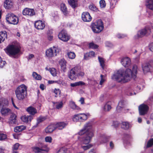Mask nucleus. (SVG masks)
Masks as SVG:
<instances>
[{"label": "nucleus", "mask_w": 153, "mask_h": 153, "mask_svg": "<svg viewBox=\"0 0 153 153\" xmlns=\"http://www.w3.org/2000/svg\"><path fill=\"white\" fill-rule=\"evenodd\" d=\"M137 72V66L134 65L132 71L129 68L127 69L124 72L122 69L118 70L113 75L112 79H115L118 82L125 83L130 81L132 78L134 79Z\"/></svg>", "instance_id": "obj_1"}, {"label": "nucleus", "mask_w": 153, "mask_h": 153, "mask_svg": "<svg viewBox=\"0 0 153 153\" xmlns=\"http://www.w3.org/2000/svg\"><path fill=\"white\" fill-rule=\"evenodd\" d=\"M78 134L80 135H84L85 136L81 140L82 144H88L89 143L94 135L91 124L90 123L86 124L83 128L78 132Z\"/></svg>", "instance_id": "obj_2"}, {"label": "nucleus", "mask_w": 153, "mask_h": 153, "mask_svg": "<svg viewBox=\"0 0 153 153\" xmlns=\"http://www.w3.org/2000/svg\"><path fill=\"white\" fill-rule=\"evenodd\" d=\"M27 87L24 84L19 85L15 91L17 99L20 101H22L27 97Z\"/></svg>", "instance_id": "obj_3"}, {"label": "nucleus", "mask_w": 153, "mask_h": 153, "mask_svg": "<svg viewBox=\"0 0 153 153\" xmlns=\"http://www.w3.org/2000/svg\"><path fill=\"white\" fill-rule=\"evenodd\" d=\"M5 51L10 56L15 57V56L20 52V47L16 45H9L6 48Z\"/></svg>", "instance_id": "obj_4"}, {"label": "nucleus", "mask_w": 153, "mask_h": 153, "mask_svg": "<svg viewBox=\"0 0 153 153\" xmlns=\"http://www.w3.org/2000/svg\"><path fill=\"white\" fill-rule=\"evenodd\" d=\"M104 28L103 22L101 20H98L97 22L91 25V28L93 31L95 33H99L101 32Z\"/></svg>", "instance_id": "obj_5"}, {"label": "nucleus", "mask_w": 153, "mask_h": 153, "mask_svg": "<svg viewBox=\"0 0 153 153\" xmlns=\"http://www.w3.org/2000/svg\"><path fill=\"white\" fill-rule=\"evenodd\" d=\"M80 69V66L76 65L72 68L68 74V77L71 80H75L77 78V72H78Z\"/></svg>", "instance_id": "obj_6"}, {"label": "nucleus", "mask_w": 153, "mask_h": 153, "mask_svg": "<svg viewBox=\"0 0 153 153\" xmlns=\"http://www.w3.org/2000/svg\"><path fill=\"white\" fill-rule=\"evenodd\" d=\"M6 20L7 22L10 24L17 25L19 22V18L13 13H9L7 15Z\"/></svg>", "instance_id": "obj_7"}, {"label": "nucleus", "mask_w": 153, "mask_h": 153, "mask_svg": "<svg viewBox=\"0 0 153 153\" xmlns=\"http://www.w3.org/2000/svg\"><path fill=\"white\" fill-rule=\"evenodd\" d=\"M59 49L55 47L51 48L47 50L46 55L48 58H51L56 56L59 53Z\"/></svg>", "instance_id": "obj_8"}, {"label": "nucleus", "mask_w": 153, "mask_h": 153, "mask_svg": "<svg viewBox=\"0 0 153 153\" xmlns=\"http://www.w3.org/2000/svg\"><path fill=\"white\" fill-rule=\"evenodd\" d=\"M89 115V114H86L83 113L75 114L74 115L73 118V120L75 122L78 121L83 122L87 119V117Z\"/></svg>", "instance_id": "obj_9"}, {"label": "nucleus", "mask_w": 153, "mask_h": 153, "mask_svg": "<svg viewBox=\"0 0 153 153\" xmlns=\"http://www.w3.org/2000/svg\"><path fill=\"white\" fill-rule=\"evenodd\" d=\"M151 32V27H146L144 29L139 31L136 35L135 36L136 39L142 37L146 34H149Z\"/></svg>", "instance_id": "obj_10"}, {"label": "nucleus", "mask_w": 153, "mask_h": 153, "mask_svg": "<svg viewBox=\"0 0 153 153\" xmlns=\"http://www.w3.org/2000/svg\"><path fill=\"white\" fill-rule=\"evenodd\" d=\"M58 37L59 39L65 42H67L70 39V36L64 30H62L59 33Z\"/></svg>", "instance_id": "obj_11"}, {"label": "nucleus", "mask_w": 153, "mask_h": 153, "mask_svg": "<svg viewBox=\"0 0 153 153\" xmlns=\"http://www.w3.org/2000/svg\"><path fill=\"white\" fill-rule=\"evenodd\" d=\"M22 14L24 15L31 16L35 15V12L33 9L25 8L23 10Z\"/></svg>", "instance_id": "obj_12"}, {"label": "nucleus", "mask_w": 153, "mask_h": 153, "mask_svg": "<svg viewBox=\"0 0 153 153\" xmlns=\"http://www.w3.org/2000/svg\"><path fill=\"white\" fill-rule=\"evenodd\" d=\"M148 106L145 104L140 105L139 107V113L140 115H143L146 114L148 110Z\"/></svg>", "instance_id": "obj_13"}, {"label": "nucleus", "mask_w": 153, "mask_h": 153, "mask_svg": "<svg viewBox=\"0 0 153 153\" xmlns=\"http://www.w3.org/2000/svg\"><path fill=\"white\" fill-rule=\"evenodd\" d=\"M82 19L84 22H89L91 21L92 17L88 12H85L82 14Z\"/></svg>", "instance_id": "obj_14"}, {"label": "nucleus", "mask_w": 153, "mask_h": 153, "mask_svg": "<svg viewBox=\"0 0 153 153\" xmlns=\"http://www.w3.org/2000/svg\"><path fill=\"white\" fill-rule=\"evenodd\" d=\"M34 26L37 29L43 30L45 27V24L42 21L39 20L35 22Z\"/></svg>", "instance_id": "obj_15"}, {"label": "nucleus", "mask_w": 153, "mask_h": 153, "mask_svg": "<svg viewBox=\"0 0 153 153\" xmlns=\"http://www.w3.org/2000/svg\"><path fill=\"white\" fill-rule=\"evenodd\" d=\"M14 4L13 1L12 0H5L4 6L7 9H9L13 7Z\"/></svg>", "instance_id": "obj_16"}, {"label": "nucleus", "mask_w": 153, "mask_h": 153, "mask_svg": "<svg viewBox=\"0 0 153 153\" xmlns=\"http://www.w3.org/2000/svg\"><path fill=\"white\" fill-rule=\"evenodd\" d=\"M121 62L125 67H128L130 65L131 63L130 59L128 57H124L122 59Z\"/></svg>", "instance_id": "obj_17"}, {"label": "nucleus", "mask_w": 153, "mask_h": 153, "mask_svg": "<svg viewBox=\"0 0 153 153\" xmlns=\"http://www.w3.org/2000/svg\"><path fill=\"white\" fill-rule=\"evenodd\" d=\"M16 116L14 114H12L10 116L9 123L10 125L16 124L17 123Z\"/></svg>", "instance_id": "obj_18"}, {"label": "nucleus", "mask_w": 153, "mask_h": 153, "mask_svg": "<svg viewBox=\"0 0 153 153\" xmlns=\"http://www.w3.org/2000/svg\"><path fill=\"white\" fill-rule=\"evenodd\" d=\"M55 125L52 124L47 127L45 129V132L47 133H50L52 132L55 129Z\"/></svg>", "instance_id": "obj_19"}, {"label": "nucleus", "mask_w": 153, "mask_h": 153, "mask_svg": "<svg viewBox=\"0 0 153 153\" xmlns=\"http://www.w3.org/2000/svg\"><path fill=\"white\" fill-rule=\"evenodd\" d=\"M7 34L5 31H2L0 32V43L4 42L7 38Z\"/></svg>", "instance_id": "obj_20"}, {"label": "nucleus", "mask_w": 153, "mask_h": 153, "mask_svg": "<svg viewBox=\"0 0 153 153\" xmlns=\"http://www.w3.org/2000/svg\"><path fill=\"white\" fill-rule=\"evenodd\" d=\"M1 114L4 116L8 115L11 112L10 110L7 108H3L1 110Z\"/></svg>", "instance_id": "obj_21"}, {"label": "nucleus", "mask_w": 153, "mask_h": 153, "mask_svg": "<svg viewBox=\"0 0 153 153\" xmlns=\"http://www.w3.org/2000/svg\"><path fill=\"white\" fill-rule=\"evenodd\" d=\"M33 118L32 116H22L21 117L22 120L24 122L27 123L29 121H31Z\"/></svg>", "instance_id": "obj_22"}, {"label": "nucleus", "mask_w": 153, "mask_h": 153, "mask_svg": "<svg viewBox=\"0 0 153 153\" xmlns=\"http://www.w3.org/2000/svg\"><path fill=\"white\" fill-rule=\"evenodd\" d=\"M67 124L64 122H60L58 123L55 125L56 128L61 130L63 128L66 126Z\"/></svg>", "instance_id": "obj_23"}, {"label": "nucleus", "mask_w": 153, "mask_h": 153, "mask_svg": "<svg viewBox=\"0 0 153 153\" xmlns=\"http://www.w3.org/2000/svg\"><path fill=\"white\" fill-rule=\"evenodd\" d=\"M59 65L61 66V69L62 70L65 72L66 71V62L64 59H62L59 62Z\"/></svg>", "instance_id": "obj_24"}, {"label": "nucleus", "mask_w": 153, "mask_h": 153, "mask_svg": "<svg viewBox=\"0 0 153 153\" xmlns=\"http://www.w3.org/2000/svg\"><path fill=\"white\" fill-rule=\"evenodd\" d=\"M32 149L33 151L35 153H44V152L45 151V150L36 146L32 147Z\"/></svg>", "instance_id": "obj_25"}, {"label": "nucleus", "mask_w": 153, "mask_h": 153, "mask_svg": "<svg viewBox=\"0 0 153 153\" xmlns=\"http://www.w3.org/2000/svg\"><path fill=\"white\" fill-rule=\"evenodd\" d=\"M146 5L147 8L153 11V1L152 0H146Z\"/></svg>", "instance_id": "obj_26"}, {"label": "nucleus", "mask_w": 153, "mask_h": 153, "mask_svg": "<svg viewBox=\"0 0 153 153\" xmlns=\"http://www.w3.org/2000/svg\"><path fill=\"white\" fill-rule=\"evenodd\" d=\"M86 85L85 83L82 81H79L78 82H76L74 83H71L70 86L71 87H75L77 86H83Z\"/></svg>", "instance_id": "obj_27"}, {"label": "nucleus", "mask_w": 153, "mask_h": 153, "mask_svg": "<svg viewBox=\"0 0 153 153\" xmlns=\"http://www.w3.org/2000/svg\"><path fill=\"white\" fill-rule=\"evenodd\" d=\"M95 56V53L94 51H91L89 53H86L84 54V58L85 59H87L88 57H92Z\"/></svg>", "instance_id": "obj_28"}, {"label": "nucleus", "mask_w": 153, "mask_h": 153, "mask_svg": "<svg viewBox=\"0 0 153 153\" xmlns=\"http://www.w3.org/2000/svg\"><path fill=\"white\" fill-rule=\"evenodd\" d=\"M151 65L148 63H146L142 65V68L144 72H148L150 70Z\"/></svg>", "instance_id": "obj_29"}, {"label": "nucleus", "mask_w": 153, "mask_h": 153, "mask_svg": "<svg viewBox=\"0 0 153 153\" xmlns=\"http://www.w3.org/2000/svg\"><path fill=\"white\" fill-rule=\"evenodd\" d=\"M27 111L30 114L33 115L37 113L36 110L32 107H30L27 108Z\"/></svg>", "instance_id": "obj_30"}, {"label": "nucleus", "mask_w": 153, "mask_h": 153, "mask_svg": "<svg viewBox=\"0 0 153 153\" xmlns=\"http://www.w3.org/2000/svg\"><path fill=\"white\" fill-rule=\"evenodd\" d=\"M111 102L110 101L107 102L105 105L103 109L105 111H109L111 109Z\"/></svg>", "instance_id": "obj_31"}, {"label": "nucleus", "mask_w": 153, "mask_h": 153, "mask_svg": "<svg viewBox=\"0 0 153 153\" xmlns=\"http://www.w3.org/2000/svg\"><path fill=\"white\" fill-rule=\"evenodd\" d=\"M26 128V127L24 125L16 126L14 128V131L16 132H20Z\"/></svg>", "instance_id": "obj_32"}, {"label": "nucleus", "mask_w": 153, "mask_h": 153, "mask_svg": "<svg viewBox=\"0 0 153 153\" xmlns=\"http://www.w3.org/2000/svg\"><path fill=\"white\" fill-rule=\"evenodd\" d=\"M61 9L65 15L66 16L67 15L68 12L67 11V8L64 4H61Z\"/></svg>", "instance_id": "obj_33"}, {"label": "nucleus", "mask_w": 153, "mask_h": 153, "mask_svg": "<svg viewBox=\"0 0 153 153\" xmlns=\"http://www.w3.org/2000/svg\"><path fill=\"white\" fill-rule=\"evenodd\" d=\"M109 137H107L105 135H103L100 137L99 140L101 141V143H105L108 142L109 140Z\"/></svg>", "instance_id": "obj_34"}, {"label": "nucleus", "mask_w": 153, "mask_h": 153, "mask_svg": "<svg viewBox=\"0 0 153 153\" xmlns=\"http://www.w3.org/2000/svg\"><path fill=\"white\" fill-rule=\"evenodd\" d=\"M67 55L68 58L70 59H74L75 58L76 56V54L74 52L70 51L68 52L67 53Z\"/></svg>", "instance_id": "obj_35"}, {"label": "nucleus", "mask_w": 153, "mask_h": 153, "mask_svg": "<svg viewBox=\"0 0 153 153\" xmlns=\"http://www.w3.org/2000/svg\"><path fill=\"white\" fill-rule=\"evenodd\" d=\"M70 105L71 108L73 109L79 110L80 108L75 104V102L73 101H71L70 103Z\"/></svg>", "instance_id": "obj_36"}, {"label": "nucleus", "mask_w": 153, "mask_h": 153, "mask_svg": "<svg viewBox=\"0 0 153 153\" xmlns=\"http://www.w3.org/2000/svg\"><path fill=\"white\" fill-rule=\"evenodd\" d=\"M69 3L73 8H75L77 6V1L76 0H69Z\"/></svg>", "instance_id": "obj_37"}, {"label": "nucleus", "mask_w": 153, "mask_h": 153, "mask_svg": "<svg viewBox=\"0 0 153 153\" xmlns=\"http://www.w3.org/2000/svg\"><path fill=\"white\" fill-rule=\"evenodd\" d=\"M125 106V103L123 101H120L118 104V106L117 107V111L119 112V110L121 108H122L124 107Z\"/></svg>", "instance_id": "obj_38"}, {"label": "nucleus", "mask_w": 153, "mask_h": 153, "mask_svg": "<svg viewBox=\"0 0 153 153\" xmlns=\"http://www.w3.org/2000/svg\"><path fill=\"white\" fill-rule=\"evenodd\" d=\"M129 127V124L127 122H123L121 124V128L124 129H128Z\"/></svg>", "instance_id": "obj_39"}, {"label": "nucleus", "mask_w": 153, "mask_h": 153, "mask_svg": "<svg viewBox=\"0 0 153 153\" xmlns=\"http://www.w3.org/2000/svg\"><path fill=\"white\" fill-rule=\"evenodd\" d=\"M98 59L101 66L102 69H104L105 65V61L104 59L100 57V56L98 57Z\"/></svg>", "instance_id": "obj_40"}, {"label": "nucleus", "mask_w": 153, "mask_h": 153, "mask_svg": "<svg viewBox=\"0 0 153 153\" xmlns=\"http://www.w3.org/2000/svg\"><path fill=\"white\" fill-rule=\"evenodd\" d=\"M63 102L62 101L57 102L55 103L56 108L58 109H61L63 107Z\"/></svg>", "instance_id": "obj_41"}, {"label": "nucleus", "mask_w": 153, "mask_h": 153, "mask_svg": "<svg viewBox=\"0 0 153 153\" xmlns=\"http://www.w3.org/2000/svg\"><path fill=\"white\" fill-rule=\"evenodd\" d=\"M32 75L33 77L36 80H40L42 79L41 76L36 72H33Z\"/></svg>", "instance_id": "obj_42"}, {"label": "nucleus", "mask_w": 153, "mask_h": 153, "mask_svg": "<svg viewBox=\"0 0 153 153\" xmlns=\"http://www.w3.org/2000/svg\"><path fill=\"white\" fill-rule=\"evenodd\" d=\"M0 99L2 102L3 107L7 106L8 105V102L7 100L3 98H1Z\"/></svg>", "instance_id": "obj_43"}, {"label": "nucleus", "mask_w": 153, "mask_h": 153, "mask_svg": "<svg viewBox=\"0 0 153 153\" xmlns=\"http://www.w3.org/2000/svg\"><path fill=\"white\" fill-rule=\"evenodd\" d=\"M77 77H82L85 75V73L83 71H80V69L78 72H77Z\"/></svg>", "instance_id": "obj_44"}, {"label": "nucleus", "mask_w": 153, "mask_h": 153, "mask_svg": "<svg viewBox=\"0 0 153 153\" xmlns=\"http://www.w3.org/2000/svg\"><path fill=\"white\" fill-rule=\"evenodd\" d=\"M20 146L19 144L18 143H16L13 145L12 149L13 151V153H18L17 152L14 151L15 150H16L18 149L19 147Z\"/></svg>", "instance_id": "obj_45"}, {"label": "nucleus", "mask_w": 153, "mask_h": 153, "mask_svg": "<svg viewBox=\"0 0 153 153\" xmlns=\"http://www.w3.org/2000/svg\"><path fill=\"white\" fill-rule=\"evenodd\" d=\"M89 9L94 11L97 12L98 11V9L93 4H91L89 6Z\"/></svg>", "instance_id": "obj_46"}, {"label": "nucleus", "mask_w": 153, "mask_h": 153, "mask_svg": "<svg viewBox=\"0 0 153 153\" xmlns=\"http://www.w3.org/2000/svg\"><path fill=\"white\" fill-rule=\"evenodd\" d=\"M49 71L52 75L53 76H55L56 75V69L53 68H49Z\"/></svg>", "instance_id": "obj_47"}, {"label": "nucleus", "mask_w": 153, "mask_h": 153, "mask_svg": "<svg viewBox=\"0 0 153 153\" xmlns=\"http://www.w3.org/2000/svg\"><path fill=\"white\" fill-rule=\"evenodd\" d=\"M100 7L101 8H104L105 7L106 4L104 0H101L100 1Z\"/></svg>", "instance_id": "obj_48"}, {"label": "nucleus", "mask_w": 153, "mask_h": 153, "mask_svg": "<svg viewBox=\"0 0 153 153\" xmlns=\"http://www.w3.org/2000/svg\"><path fill=\"white\" fill-rule=\"evenodd\" d=\"M153 145V138L150 139L148 141L146 147L147 148L150 147Z\"/></svg>", "instance_id": "obj_49"}, {"label": "nucleus", "mask_w": 153, "mask_h": 153, "mask_svg": "<svg viewBox=\"0 0 153 153\" xmlns=\"http://www.w3.org/2000/svg\"><path fill=\"white\" fill-rule=\"evenodd\" d=\"M89 47L92 49H97L98 48V46L93 43H90L89 44Z\"/></svg>", "instance_id": "obj_50"}, {"label": "nucleus", "mask_w": 153, "mask_h": 153, "mask_svg": "<svg viewBox=\"0 0 153 153\" xmlns=\"http://www.w3.org/2000/svg\"><path fill=\"white\" fill-rule=\"evenodd\" d=\"M6 62L5 61L2 60L0 56V68H2L6 64Z\"/></svg>", "instance_id": "obj_51"}, {"label": "nucleus", "mask_w": 153, "mask_h": 153, "mask_svg": "<svg viewBox=\"0 0 153 153\" xmlns=\"http://www.w3.org/2000/svg\"><path fill=\"white\" fill-rule=\"evenodd\" d=\"M67 150L65 148H61L57 152V153H66Z\"/></svg>", "instance_id": "obj_52"}, {"label": "nucleus", "mask_w": 153, "mask_h": 153, "mask_svg": "<svg viewBox=\"0 0 153 153\" xmlns=\"http://www.w3.org/2000/svg\"><path fill=\"white\" fill-rule=\"evenodd\" d=\"M92 146V145L91 144H89L88 145H87L85 146H83L82 145V148L84 150H85L88 149H89L91 148Z\"/></svg>", "instance_id": "obj_53"}, {"label": "nucleus", "mask_w": 153, "mask_h": 153, "mask_svg": "<svg viewBox=\"0 0 153 153\" xmlns=\"http://www.w3.org/2000/svg\"><path fill=\"white\" fill-rule=\"evenodd\" d=\"M45 140L46 142L51 143L52 142V139L51 137L47 136L45 138Z\"/></svg>", "instance_id": "obj_54"}, {"label": "nucleus", "mask_w": 153, "mask_h": 153, "mask_svg": "<svg viewBox=\"0 0 153 153\" xmlns=\"http://www.w3.org/2000/svg\"><path fill=\"white\" fill-rule=\"evenodd\" d=\"M46 119L45 117H40L38 118L37 121L38 123H39L43 121Z\"/></svg>", "instance_id": "obj_55"}, {"label": "nucleus", "mask_w": 153, "mask_h": 153, "mask_svg": "<svg viewBox=\"0 0 153 153\" xmlns=\"http://www.w3.org/2000/svg\"><path fill=\"white\" fill-rule=\"evenodd\" d=\"M100 77L101 78V80L100 82V85H102L103 83L104 82L105 80V78H104V76L102 75H101Z\"/></svg>", "instance_id": "obj_56"}, {"label": "nucleus", "mask_w": 153, "mask_h": 153, "mask_svg": "<svg viewBox=\"0 0 153 153\" xmlns=\"http://www.w3.org/2000/svg\"><path fill=\"white\" fill-rule=\"evenodd\" d=\"M47 39L49 41H51L53 39V36L51 34H48L47 36Z\"/></svg>", "instance_id": "obj_57"}, {"label": "nucleus", "mask_w": 153, "mask_h": 153, "mask_svg": "<svg viewBox=\"0 0 153 153\" xmlns=\"http://www.w3.org/2000/svg\"><path fill=\"white\" fill-rule=\"evenodd\" d=\"M6 138V135L5 134H2L0 135V140H4Z\"/></svg>", "instance_id": "obj_58"}, {"label": "nucleus", "mask_w": 153, "mask_h": 153, "mask_svg": "<svg viewBox=\"0 0 153 153\" xmlns=\"http://www.w3.org/2000/svg\"><path fill=\"white\" fill-rule=\"evenodd\" d=\"M126 36V35H125L120 34H118L117 35V37L119 38H123Z\"/></svg>", "instance_id": "obj_59"}, {"label": "nucleus", "mask_w": 153, "mask_h": 153, "mask_svg": "<svg viewBox=\"0 0 153 153\" xmlns=\"http://www.w3.org/2000/svg\"><path fill=\"white\" fill-rule=\"evenodd\" d=\"M105 45L106 46L108 47H111L112 46V44L110 42H107L105 43Z\"/></svg>", "instance_id": "obj_60"}, {"label": "nucleus", "mask_w": 153, "mask_h": 153, "mask_svg": "<svg viewBox=\"0 0 153 153\" xmlns=\"http://www.w3.org/2000/svg\"><path fill=\"white\" fill-rule=\"evenodd\" d=\"M54 93L56 94L57 95L58 94H60V91L59 89H56L55 88L54 90Z\"/></svg>", "instance_id": "obj_61"}, {"label": "nucleus", "mask_w": 153, "mask_h": 153, "mask_svg": "<svg viewBox=\"0 0 153 153\" xmlns=\"http://www.w3.org/2000/svg\"><path fill=\"white\" fill-rule=\"evenodd\" d=\"M40 88L42 90H43L45 88V86L43 84H41L40 85Z\"/></svg>", "instance_id": "obj_62"}, {"label": "nucleus", "mask_w": 153, "mask_h": 153, "mask_svg": "<svg viewBox=\"0 0 153 153\" xmlns=\"http://www.w3.org/2000/svg\"><path fill=\"white\" fill-rule=\"evenodd\" d=\"M149 47L150 51H153V43H152L150 44Z\"/></svg>", "instance_id": "obj_63"}, {"label": "nucleus", "mask_w": 153, "mask_h": 153, "mask_svg": "<svg viewBox=\"0 0 153 153\" xmlns=\"http://www.w3.org/2000/svg\"><path fill=\"white\" fill-rule=\"evenodd\" d=\"M55 83H57L59 84H61L62 83V81L60 80H59L57 81H55Z\"/></svg>", "instance_id": "obj_64"}]
</instances>
